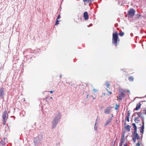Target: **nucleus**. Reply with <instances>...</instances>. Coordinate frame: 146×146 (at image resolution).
<instances>
[{
	"mask_svg": "<svg viewBox=\"0 0 146 146\" xmlns=\"http://www.w3.org/2000/svg\"><path fill=\"white\" fill-rule=\"evenodd\" d=\"M61 117V114L60 113H58L57 115H55V117L52 123V129L55 128L58 122L60 121Z\"/></svg>",
	"mask_w": 146,
	"mask_h": 146,
	"instance_id": "nucleus-1",
	"label": "nucleus"
},
{
	"mask_svg": "<svg viewBox=\"0 0 146 146\" xmlns=\"http://www.w3.org/2000/svg\"><path fill=\"white\" fill-rule=\"evenodd\" d=\"M118 41H119V40L118 39V35L117 32L113 33L112 35V41L113 44H114L115 46L117 45Z\"/></svg>",
	"mask_w": 146,
	"mask_h": 146,
	"instance_id": "nucleus-2",
	"label": "nucleus"
},
{
	"mask_svg": "<svg viewBox=\"0 0 146 146\" xmlns=\"http://www.w3.org/2000/svg\"><path fill=\"white\" fill-rule=\"evenodd\" d=\"M42 140V135L41 134L38 135L37 136L35 137L34 139V143L35 145H37Z\"/></svg>",
	"mask_w": 146,
	"mask_h": 146,
	"instance_id": "nucleus-3",
	"label": "nucleus"
},
{
	"mask_svg": "<svg viewBox=\"0 0 146 146\" xmlns=\"http://www.w3.org/2000/svg\"><path fill=\"white\" fill-rule=\"evenodd\" d=\"M135 10L133 8H130L127 12V14L129 17L130 18L133 17L135 15Z\"/></svg>",
	"mask_w": 146,
	"mask_h": 146,
	"instance_id": "nucleus-4",
	"label": "nucleus"
},
{
	"mask_svg": "<svg viewBox=\"0 0 146 146\" xmlns=\"http://www.w3.org/2000/svg\"><path fill=\"white\" fill-rule=\"evenodd\" d=\"M125 92L123 90H120L119 91V94L117 98L119 99L121 101L122 99L125 97Z\"/></svg>",
	"mask_w": 146,
	"mask_h": 146,
	"instance_id": "nucleus-5",
	"label": "nucleus"
},
{
	"mask_svg": "<svg viewBox=\"0 0 146 146\" xmlns=\"http://www.w3.org/2000/svg\"><path fill=\"white\" fill-rule=\"evenodd\" d=\"M5 94L4 88L2 87H0V97L1 98H3Z\"/></svg>",
	"mask_w": 146,
	"mask_h": 146,
	"instance_id": "nucleus-6",
	"label": "nucleus"
},
{
	"mask_svg": "<svg viewBox=\"0 0 146 146\" xmlns=\"http://www.w3.org/2000/svg\"><path fill=\"white\" fill-rule=\"evenodd\" d=\"M112 108L111 107L108 106L104 110V113L106 114H108L110 112V110Z\"/></svg>",
	"mask_w": 146,
	"mask_h": 146,
	"instance_id": "nucleus-7",
	"label": "nucleus"
},
{
	"mask_svg": "<svg viewBox=\"0 0 146 146\" xmlns=\"http://www.w3.org/2000/svg\"><path fill=\"white\" fill-rule=\"evenodd\" d=\"M8 117V114L7 111H5L3 114L2 118L3 120H6Z\"/></svg>",
	"mask_w": 146,
	"mask_h": 146,
	"instance_id": "nucleus-8",
	"label": "nucleus"
},
{
	"mask_svg": "<svg viewBox=\"0 0 146 146\" xmlns=\"http://www.w3.org/2000/svg\"><path fill=\"white\" fill-rule=\"evenodd\" d=\"M85 20H87L89 18V16L87 12H85L83 14Z\"/></svg>",
	"mask_w": 146,
	"mask_h": 146,
	"instance_id": "nucleus-9",
	"label": "nucleus"
},
{
	"mask_svg": "<svg viewBox=\"0 0 146 146\" xmlns=\"http://www.w3.org/2000/svg\"><path fill=\"white\" fill-rule=\"evenodd\" d=\"M141 105V104L140 102H139V104H137L136 105L135 108L134 109V110L136 111L139 110L140 108Z\"/></svg>",
	"mask_w": 146,
	"mask_h": 146,
	"instance_id": "nucleus-10",
	"label": "nucleus"
},
{
	"mask_svg": "<svg viewBox=\"0 0 146 146\" xmlns=\"http://www.w3.org/2000/svg\"><path fill=\"white\" fill-rule=\"evenodd\" d=\"M131 126L129 125H127L126 126H125V128L126 130H127L128 132H129L130 131V128Z\"/></svg>",
	"mask_w": 146,
	"mask_h": 146,
	"instance_id": "nucleus-11",
	"label": "nucleus"
},
{
	"mask_svg": "<svg viewBox=\"0 0 146 146\" xmlns=\"http://www.w3.org/2000/svg\"><path fill=\"white\" fill-rule=\"evenodd\" d=\"M133 137H135L137 140L140 139L139 136L137 133H136L135 134H133Z\"/></svg>",
	"mask_w": 146,
	"mask_h": 146,
	"instance_id": "nucleus-12",
	"label": "nucleus"
},
{
	"mask_svg": "<svg viewBox=\"0 0 146 146\" xmlns=\"http://www.w3.org/2000/svg\"><path fill=\"white\" fill-rule=\"evenodd\" d=\"M112 120V118H109L107 121L106 123L104 125L105 126H106L107 125H108L111 122V121Z\"/></svg>",
	"mask_w": 146,
	"mask_h": 146,
	"instance_id": "nucleus-13",
	"label": "nucleus"
},
{
	"mask_svg": "<svg viewBox=\"0 0 146 146\" xmlns=\"http://www.w3.org/2000/svg\"><path fill=\"white\" fill-rule=\"evenodd\" d=\"M146 108H141L140 111V112H141L142 114L146 115L145 111H146Z\"/></svg>",
	"mask_w": 146,
	"mask_h": 146,
	"instance_id": "nucleus-14",
	"label": "nucleus"
},
{
	"mask_svg": "<svg viewBox=\"0 0 146 146\" xmlns=\"http://www.w3.org/2000/svg\"><path fill=\"white\" fill-rule=\"evenodd\" d=\"M124 139V134H123L121 135V142L120 143V144L123 145V143Z\"/></svg>",
	"mask_w": 146,
	"mask_h": 146,
	"instance_id": "nucleus-15",
	"label": "nucleus"
},
{
	"mask_svg": "<svg viewBox=\"0 0 146 146\" xmlns=\"http://www.w3.org/2000/svg\"><path fill=\"white\" fill-rule=\"evenodd\" d=\"M140 117H135L134 118V121H135L137 123H138V122H136V121H140V120L139 119V118Z\"/></svg>",
	"mask_w": 146,
	"mask_h": 146,
	"instance_id": "nucleus-16",
	"label": "nucleus"
},
{
	"mask_svg": "<svg viewBox=\"0 0 146 146\" xmlns=\"http://www.w3.org/2000/svg\"><path fill=\"white\" fill-rule=\"evenodd\" d=\"M105 84L106 86V87L107 88H110L109 87L110 86V84L108 81H106L105 82Z\"/></svg>",
	"mask_w": 146,
	"mask_h": 146,
	"instance_id": "nucleus-17",
	"label": "nucleus"
},
{
	"mask_svg": "<svg viewBox=\"0 0 146 146\" xmlns=\"http://www.w3.org/2000/svg\"><path fill=\"white\" fill-rule=\"evenodd\" d=\"M137 114L138 115V116L140 117L141 118V117L143 116H142V114L140 112H137Z\"/></svg>",
	"mask_w": 146,
	"mask_h": 146,
	"instance_id": "nucleus-18",
	"label": "nucleus"
},
{
	"mask_svg": "<svg viewBox=\"0 0 146 146\" xmlns=\"http://www.w3.org/2000/svg\"><path fill=\"white\" fill-rule=\"evenodd\" d=\"M128 79L130 82H132L134 78L132 76H130L128 78Z\"/></svg>",
	"mask_w": 146,
	"mask_h": 146,
	"instance_id": "nucleus-19",
	"label": "nucleus"
},
{
	"mask_svg": "<svg viewBox=\"0 0 146 146\" xmlns=\"http://www.w3.org/2000/svg\"><path fill=\"white\" fill-rule=\"evenodd\" d=\"M142 120V124H144V116H142L141 117V118Z\"/></svg>",
	"mask_w": 146,
	"mask_h": 146,
	"instance_id": "nucleus-20",
	"label": "nucleus"
},
{
	"mask_svg": "<svg viewBox=\"0 0 146 146\" xmlns=\"http://www.w3.org/2000/svg\"><path fill=\"white\" fill-rule=\"evenodd\" d=\"M141 16L140 14H138L136 15V18L137 19H140V17Z\"/></svg>",
	"mask_w": 146,
	"mask_h": 146,
	"instance_id": "nucleus-21",
	"label": "nucleus"
},
{
	"mask_svg": "<svg viewBox=\"0 0 146 146\" xmlns=\"http://www.w3.org/2000/svg\"><path fill=\"white\" fill-rule=\"evenodd\" d=\"M144 129H140V133H141V135L142 136L143 135V134L144 133Z\"/></svg>",
	"mask_w": 146,
	"mask_h": 146,
	"instance_id": "nucleus-22",
	"label": "nucleus"
},
{
	"mask_svg": "<svg viewBox=\"0 0 146 146\" xmlns=\"http://www.w3.org/2000/svg\"><path fill=\"white\" fill-rule=\"evenodd\" d=\"M119 35L121 36H122L124 35V33L121 32L119 33Z\"/></svg>",
	"mask_w": 146,
	"mask_h": 146,
	"instance_id": "nucleus-23",
	"label": "nucleus"
},
{
	"mask_svg": "<svg viewBox=\"0 0 146 146\" xmlns=\"http://www.w3.org/2000/svg\"><path fill=\"white\" fill-rule=\"evenodd\" d=\"M132 125L134 129H135V128L136 129L137 128V127L135 123H132Z\"/></svg>",
	"mask_w": 146,
	"mask_h": 146,
	"instance_id": "nucleus-24",
	"label": "nucleus"
},
{
	"mask_svg": "<svg viewBox=\"0 0 146 146\" xmlns=\"http://www.w3.org/2000/svg\"><path fill=\"white\" fill-rule=\"evenodd\" d=\"M96 123L94 125V130H95L97 131V127L96 125Z\"/></svg>",
	"mask_w": 146,
	"mask_h": 146,
	"instance_id": "nucleus-25",
	"label": "nucleus"
},
{
	"mask_svg": "<svg viewBox=\"0 0 146 146\" xmlns=\"http://www.w3.org/2000/svg\"><path fill=\"white\" fill-rule=\"evenodd\" d=\"M59 21H58L57 19H56V21L55 23V25H57L59 23Z\"/></svg>",
	"mask_w": 146,
	"mask_h": 146,
	"instance_id": "nucleus-26",
	"label": "nucleus"
},
{
	"mask_svg": "<svg viewBox=\"0 0 146 146\" xmlns=\"http://www.w3.org/2000/svg\"><path fill=\"white\" fill-rule=\"evenodd\" d=\"M125 120H126L128 122L129 121V117L128 116H126L125 119Z\"/></svg>",
	"mask_w": 146,
	"mask_h": 146,
	"instance_id": "nucleus-27",
	"label": "nucleus"
},
{
	"mask_svg": "<svg viewBox=\"0 0 146 146\" xmlns=\"http://www.w3.org/2000/svg\"><path fill=\"white\" fill-rule=\"evenodd\" d=\"M119 106V105L116 104L115 105V110H117V108Z\"/></svg>",
	"mask_w": 146,
	"mask_h": 146,
	"instance_id": "nucleus-28",
	"label": "nucleus"
},
{
	"mask_svg": "<svg viewBox=\"0 0 146 146\" xmlns=\"http://www.w3.org/2000/svg\"><path fill=\"white\" fill-rule=\"evenodd\" d=\"M134 131L133 132V134H135L136 133H137V128H135V129H134Z\"/></svg>",
	"mask_w": 146,
	"mask_h": 146,
	"instance_id": "nucleus-29",
	"label": "nucleus"
},
{
	"mask_svg": "<svg viewBox=\"0 0 146 146\" xmlns=\"http://www.w3.org/2000/svg\"><path fill=\"white\" fill-rule=\"evenodd\" d=\"M144 124H142V126L140 127V129H144Z\"/></svg>",
	"mask_w": 146,
	"mask_h": 146,
	"instance_id": "nucleus-30",
	"label": "nucleus"
},
{
	"mask_svg": "<svg viewBox=\"0 0 146 146\" xmlns=\"http://www.w3.org/2000/svg\"><path fill=\"white\" fill-rule=\"evenodd\" d=\"M141 143V141H139L138 143L136 145L137 146H139Z\"/></svg>",
	"mask_w": 146,
	"mask_h": 146,
	"instance_id": "nucleus-31",
	"label": "nucleus"
},
{
	"mask_svg": "<svg viewBox=\"0 0 146 146\" xmlns=\"http://www.w3.org/2000/svg\"><path fill=\"white\" fill-rule=\"evenodd\" d=\"M130 113L129 112V111H128V112H127V116H128L129 117V116H130Z\"/></svg>",
	"mask_w": 146,
	"mask_h": 146,
	"instance_id": "nucleus-32",
	"label": "nucleus"
},
{
	"mask_svg": "<svg viewBox=\"0 0 146 146\" xmlns=\"http://www.w3.org/2000/svg\"><path fill=\"white\" fill-rule=\"evenodd\" d=\"M132 139H133V142L134 143L136 141V139H137L136 138H135V137H133Z\"/></svg>",
	"mask_w": 146,
	"mask_h": 146,
	"instance_id": "nucleus-33",
	"label": "nucleus"
},
{
	"mask_svg": "<svg viewBox=\"0 0 146 146\" xmlns=\"http://www.w3.org/2000/svg\"><path fill=\"white\" fill-rule=\"evenodd\" d=\"M136 114H137V112H135L132 115V117L136 116Z\"/></svg>",
	"mask_w": 146,
	"mask_h": 146,
	"instance_id": "nucleus-34",
	"label": "nucleus"
},
{
	"mask_svg": "<svg viewBox=\"0 0 146 146\" xmlns=\"http://www.w3.org/2000/svg\"><path fill=\"white\" fill-rule=\"evenodd\" d=\"M3 125H5V123H6V120H3Z\"/></svg>",
	"mask_w": 146,
	"mask_h": 146,
	"instance_id": "nucleus-35",
	"label": "nucleus"
},
{
	"mask_svg": "<svg viewBox=\"0 0 146 146\" xmlns=\"http://www.w3.org/2000/svg\"><path fill=\"white\" fill-rule=\"evenodd\" d=\"M89 0H83V1L84 2H89Z\"/></svg>",
	"mask_w": 146,
	"mask_h": 146,
	"instance_id": "nucleus-36",
	"label": "nucleus"
},
{
	"mask_svg": "<svg viewBox=\"0 0 146 146\" xmlns=\"http://www.w3.org/2000/svg\"><path fill=\"white\" fill-rule=\"evenodd\" d=\"M60 15H59L57 17V18L56 19H57V20H58V19H60Z\"/></svg>",
	"mask_w": 146,
	"mask_h": 146,
	"instance_id": "nucleus-37",
	"label": "nucleus"
},
{
	"mask_svg": "<svg viewBox=\"0 0 146 146\" xmlns=\"http://www.w3.org/2000/svg\"><path fill=\"white\" fill-rule=\"evenodd\" d=\"M93 90L95 91V92H96L97 91V90L95 89H94Z\"/></svg>",
	"mask_w": 146,
	"mask_h": 146,
	"instance_id": "nucleus-38",
	"label": "nucleus"
},
{
	"mask_svg": "<svg viewBox=\"0 0 146 146\" xmlns=\"http://www.w3.org/2000/svg\"><path fill=\"white\" fill-rule=\"evenodd\" d=\"M127 143H126L124 145V146H127Z\"/></svg>",
	"mask_w": 146,
	"mask_h": 146,
	"instance_id": "nucleus-39",
	"label": "nucleus"
},
{
	"mask_svg": "<svg viewBox=\"0 0 146 146\" xmlns=\"http://www.w3.org/2000/svg\"><path fill=\"white\" fill-rule=\"evenodd\" d=\"M130 35H131V36H133V34L132 33H131V34H130Z\"/></svg>",
	"mask_w": 146,
	"mask_h": 146,
	"instance_id": "nucleus-40",
	"label": "nucleus"
},
{
	"mask_svg": "<svg viewBox=\"0 0 146 146\" xmlns=\"http://www.w3.org/2000/svg\"><path fill=\"white\" fill-rule=\"evenodd\" d=\"M124 125L125 126H126V123L125 122H124Z\"/></svg>",
	"mask_w": 146,
	"mask_h": 146,
	"instance_id": "nucleus-41",
	"label": "nucleus"
},
{
	"mask_svg": "<svg viewBox=\"0 0 146 146\" xmlns=\"http://www.w3.org/2000/svg\"><path fill=\"white\" fill-rule=\"evenodd\" d=\"M53 91H50V93H53Z\"/></svg>",
	"mask_w": 146,
	"mask_h": 146,
	"instance_id": "nucleus-42",
	"label": "nucleus"
},
{
	"mask_svg": "<svg viewBox=\"0 0 146 146\" xmlns=\"http://www.w3.org/2000/svg\"><path fill=\"white\" fill-rule=\"evenodd\" d=\"M142 137H143V135H142H142H141V136L140 137V139H142Z\"/></svg>",
	"mask_w": 146,
	"mask_h": 146,
	"instance_id": "nucleus-43",
	"label": "nucleus"
},
{
	"mask_svg": "<svg viewBox=\"0 0 146 146\" xmlns=\"http://www.w3.org/2000/svg\"><path fill=\"white\" fill-rule=\"evenodd\" d=\"M92 24H90V26H89V27H90V26H92ZM88 27H89V26H88Z\"/></svg>",
	"mask_w": 146,
	"mask_h": 146,
	"instance_id": "nucleus-44",
	"label": "nucleus"
},
{
	"mask_svg": "<svg viewBox=\"0 0 146 146\" xmlns=\"http://www.w3.org/2000/svg\"><path fill=\"white\" fill-rule=\"evenodd\" d=\"M127 91L129 93H130V91H129V90H127Z\"/></svg>",
	"mask_w": 146,
	"mask_h": 146,
	"instance_id": "nucleus-45",
	"label": "nucleus"
},
{
	"mask_svg": "<svg viewBox=\"0 0 146 146\" xmlns=\"http://www.w3.org/2000/svg\"><path fill=\"white\" fill-rule=\"evenodd\" d=\"M109 93L110 94H111V92H109Z\"/></svg>",
	"mask_w": 146,
	"mask_h": 146,
	"instance_id": "nucleus-46",
	"label": "nucleus"
},
{
	"mask_svg": "<svg viewBox=\"0 0 146 146\" xmlns=\"http://www.w3.org/2000/svg\"><path fill=\"white\" fill-rule=\"evenodd\" d=\"M88 95H87V96H86V97L87 98H88Z\"/></svg>",
	"mask_w": 146,
	"mask_h": 146,
	"instance_id": "nucleus-47",
	"label": "nucleus"
},
{
	"mask_svg": "<svg viewBox=\"0 0 146 146\" xmlns=\"http://www.w3.org/2000/svg\"><path fill=\"white\" fill-rule=\"evenodd\" d=\"M122 145L120 144L119 146H122Z\"/></svg>",
	"mask_w": 146,
	"mask_h": 146,
	"instance_id": "nucleus-48",
	"label": "nucleus"
},
{
	"mask_svg": "<svg viewBox=\"0 0 146 146\" xmlns=\"http://www.w3.org/2000/svg\"><path fill=\"white\" fill-rule=\"evenodd\" d=\"M62 75H60V78H61V77H62Z\"/></svg>",
	"mask_w": 146,
	"mask_h": 146,
	"instance_id": "nucleus-49",
	"label": "nucleus"
},
{
	"mask_svg": "<svg viewBox=\"0 0 146 146\" xmlns=\"http://www.w3.org/2000/svg\"><path fill=\"white\" fill-rule=\"evenodd\" d=\"M5 139H6V138H3V139H4V140H5Z\"/></svg>",
	"mask_w": 146,
	"mask_h": 146,
	"instance_id": "nucleus-50",
	"label": "nucleus"
},
{
	"mask_svg": "<svg viewBox=\"0 0 146 146\" xmlns=\"http://www.w3.org/2000/svg\"><path fill=\"white\" fill-rule=\"evenodd\" d=\"M94 0H90V1H93Z\"/></svg>",
	"mask_w": 146,
	"mask_h": 146,
	"instance_id": "nucleus-51",
	"label": "nucleus"
},
{
	"mask_svg": "<svg viewBox=\"0 0 146 146\" xmlns=\"http://www.w3.org/2000/svg\"><path fill=\"white\" fill-rule=\"evenodd\" d=\"M93 99H95L96 98H95L93 97Z\"/></svg>",
	"mask_w": 146,
	"mask_h": 146,
	"instance_id": "nucleus-52",
	"label": "nucleus"
},
{
	"mask_svg": "<svg viewBox=\"0 0 146 146\" xmlns=\"http://www.w3.org/2000/svg\"><path fill=\"white\" fill-rule=\"evenodd\" d=\"M113 114H112V115H111V117H113Z\"/></svg>",
	"mask_w": 146,
	"mask_h": 146,
	"instance_id": "nucleus-53",
	"label": "nucleus"
},
{
	"mask_svg": "<svg viewBox=\"0 0 146 146\" xmlns=\"http://www.w3.org/2000/svg\"><path fill=\"white\" fill-rule=\"evenodd\" d=\"M52 97H50V99H52Z\"/></svg>",
	"mask_w": 146,
	"mask_h": 146,
	"instance_id": "nucleus-54",
	"label": "nucleus"
},
{
	"mask_svg": "<svg viewBox=\"0 0 146 146\" xmlns=\"http://www.w3.org/2000/svg\"><path fill=\"white\" fill-rule=\"evenodd\" d=\"M106 89L108 91V89Z\"/></svg>",
	"mask_w": 146,
	"mask_h": 146,
	"instance_id": "nucleus-55",
	"label": "nucleus"
},
{
	"mask_svg": "<svg viewBox=\"0 0 146 146\" xmlns=\"http://www.w3.org/2000/svg\"><path fill=\"white\" fill-rule=\"evenodd\" d=\"M145 113H146V108Z\"/></svg>",
	"mask_w": 146,
	"mask_h": 146,
	"instance_id": "nucleus-56",
	"label": "nucleus"
},
{
	"mask_svg": "<svg viewBox=\"0 0 146 146\" xmlns=\"http://www.w3.org/2000/svg\"><path fill=\"white\" fill-rule=\"evenodd\" d=\"M89 1H90V0H89Z\"/></svg>",
	"mask_w": 146,
	"mask_h": 146,
	"instance_id": "nucleus-57",
	"label": "nucleus"
}]
</instances>
